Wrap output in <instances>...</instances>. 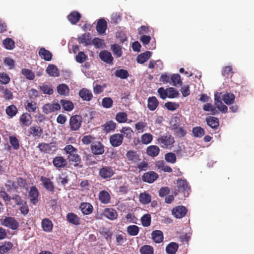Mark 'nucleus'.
<instances>
[{
	"label": "nucleus",
	"mask_w": 254,
	"mask_h": 254,
	"mask_svg": "<svg viewBox=\"0 0 254 254\" xmlns=\"http://www.w3.org/2000/svg\"><path fill=\"white\" fill-rule=\"evenodd\" d=\"M160 152L159 148L156 145H150L146 148V153L150 156L156 157Z\"/></svg>",
	"instance_id": "bb28decb"
},
{
	"label": "nucleus",
	"mask_w": 254,
	"mask_h": 254,
	"mask_svg": "<svg viewBox=\"0 0 254 254\" xmlns=\"http://www.w3.org/2000/svg\"><path fill=\"white\" fill-rule=\"evenodd\" d=\"M12 243L9 242L4 243L0 246V253L1 254H4L7 252L12 248Z\"/></svg>",
	"instance_id": "13d9d810"
},
{
	"label": "nucleus",
	"mask_w": 254,
	"mask_h": 254,
	"mask_svg": "<svg viewBox=\"0 0 254 254\" xmlns=\"http://www.w3.org/2000/svg\"><path fill=\"white\" fill-rule=\"evenodd\" d=\"M103 215L107 218L114 220L117 218L118 213L117 211L113 208H106L103 211Z\"/></svg>",
	"instance_id": "f3484780"
},
{
	"label": "nucleus",
	"mask_w": 254,
	"mask_h": 254,
	"mask_svg": "<svg viewBox=\"0 0 254 254\" xmlns=\"http://www.w3.org/2000/svg\"><path fill=\"white\" fill-rule=\"evenodd\" d=\"M115 75L116 76L120 77L122 79L127 78L129 74L127 70L125 69H117L115 71Z\"/></svg>",
	"instance_id": "680f3d73"
},
{
	"label": "nucleus",
	"mask_w": 254,
	"mask_h": 254,
	"mask_svg": "<svg viewBox=\"0 0 254 254\" xmlns=\"http://www.w3.org/2000/svg\"><path fill=\"white\" fill-rule=\"evenodd\" d=\"M104 129L106 132L114 130L116 127V124L115 122L112 121L106 122L103 126Z\"/></svg>",
	"instance_id": "09e8293b"
},
{
	"label": "nucleus",
	"mask_w": 254,
	"mask_h": 254,
	"mask_svg": "<svg viewBox=\"0 0 254 254\" xmlns=\"http://www.w3.org/2000/svg\"><path fill=\"white\" fill-rule=\"evenodd\" d=\"M147 102L148 108L151 111H154L159 105L157 98L154 96L148 98Z\"/></svg>",
	"instance_id": "2f4dec72"
},
{
	"label": "nucleus",
	"mask_w": 254,
	"mask_h": 254,
	"mask_svg": "<svg viewBox=\"0 0 254 254\" xmlns=\"http://www.w3.org/2000/svg\"><path fill=\"white\" fill-rule=\"evenodd\" d=\"M221 93H216L214 95V102L216 107L221 112L225 113L227 112V107L221 102Z\"/></svg>",
	"instance_id": "6e6552de"
},
{
	"label": "nucleus",
	"mask_w": 254,
	"mask_h": 254,
	"mask_svg": "<svg viewBox=\"0 0 254 254\" xmlns=\"http://www.w3.org/2000/svg\"><path fill=\"white\" fill-rule=\"evenodd\" d=\"M22 74L25 76V77L30 80H33L35 78V74L34 72L29 69L26 68H23L21 70Z\"/></svg>",
	"instance_id": "603ef678"
},
{
	"label": "nucleus",
	"mask_w": 254,
	"mask_h": 254,
	"mask_svg": "<svg viewBox=\"0 0 254 254\" xmlns=\"http://www.w3.org/2000/svg\"><path fill=\"white\" fill-rule=\"evenodd\" d=\"M123 136L119 133L114 134L110 136V142L114 147L120 146L123 142Z\"/></svg>",
	"instance_id": "9b49d317"
},
{
	"label": "nucleus",
	"mask_w": 254,
	"mask_h": 254,
	"mask_svg": "<svg viewBox=\"0 0 254 254\" xmlns=\"http://www.w3.org/2000/svg\"><path fill=\"white\" fill-rule=\"evenodd\" d=\"M179 119L177 117L173 118L171 122V126L173 129L175 130V133L180 137H183L186 134V131L184 129L183 127H177L176 124L172 125L173 122L177 123Z\"/></svg>",
	"instance_id": "9d476101"
},
{
	"label": "nucleus",
	"mask_w": 254,
	"mask_h": 254,
	"mask_svg": "<svg viewBox=\"0 0 254 254\" xmlns=\"http://www.w3.org/2000/svg\"><path fill=\"white\" fill-rule=\"evenodd\" d=\"M142 224L144 227L149 226L151 223V217L150 214H144L141 219Z\"/></svg>",
	"instance_id": "774afa93"
},
{
	"label": "nucleus",
	"mask_w": 254,
	"mask_h": 254,
	"mask_svg": "<svg viewBox=\"0 0 254 254\" xmlns=\"http://www.w3.org/2000/svg\"><path fill=\"white\" fill-rule=\"evenodd\" d=\"M2 224L12 230H16L19 226L18 222L13 217H6L2 221Z\"/></svg>",
	"instance_id": "39448f33"
},
{
	"label": "nucleus",
	"mask_w": 254,
	"mask_h": 254,
	"mask_svg": "<svg viewBox=\"0 0 254 254\" xmlns=\"http://www.w3.org/2000/svg\"><path fill=\"white\" fill-rule=\"evenodd\" d=\"M152 239L156 243H160L163 240V234L160 230L153 231L151 233Z\"/></svg>",
	"instance_id": "cd10ccee"
},
{
	"label": "nucleus",
	"mask_w": 254,
	"mask_h": 254,
	"mask_svg": "<svg viewBox=\"0 0 254 254\" xmlns=\"http://www.w3.org/2000/svg\"><path fill=\"white\" fill-rule=\"evenodd\" d=\"M25 108L26 110L30 113H35L37 108V104L34 102H29L27 101L26 102Z\"/></svg>",
	"instance_id": "49530a36"
},
{
	"label": "nucleus",
	"mask_w": 254,
	"mask_h": 254,
	"mask_svg": "<svg viewBox=\"0 0 254 254\" xmlns=\"http://www.w3.org/2000/svg\"><path fill=\"white\" fill-rule=\"evenodd\" d=\"M165 159L167 162L174 164L176 162V155L174 153L169 152L165 155Z\"/></svg>",
	"instance_id": "bf43d9fd"
},
{
	"label": "nucleus",
	"mask_w": 254,
	"mask_h": 254,
	"mask_svg": "<svg viewBox=\"0 0 254 254\" xmlns=\"http://www.w3.org/2000/svg\"><path fill=\"white\" fill-rule=\"evenodd\" d=\"M177 186L178 189V192H182L183 193L185 197L188 196L190 188L186 181L183 180H177Z\"/></svg>",
	"instance_id": "423d86ee"
},
{
	"label": "nucleus",
	"mask_w": 254,
	"mask_h": 254,
	"mask_svg": "<svg viewBox=\"0 0 254 254\" xmlns=\"http://www.w3.org/2000/svg\"><path fill=\"white\" fill-rule=\"evenodd\" d=\"M39 55L41 59L46 61H51L52 59V54L44 48H41L39 51Z\"/></svg>",
	"instance_id": "412c9836"
},
{
	"label": "nucleus",
	"mask_w": 254,
	"mask_h": 254,
	"mask_svg": "<svg viewBox=\"0 0 254 254\" xmlns=\"http://www.w3.org/2000/svg\"><path fill=\"white\" fill-rule=\"evenodd\" d=\"M127 231L129 235L131 236H135L138 235L139 228L135 225H129L127 227Z\"/></svg>",
	"instance_id": "4c0bfd02"
},
{
	"label": "nucleus",
	"mask_w": 254,
	"mask_h": 254,
	"mask_svg": "<svg viewBox=\"0 0 254 254\" xmlns=\"http://www.w3.org/2000/svg\"><path fill=\"white\" fill-rule=\"evenodd\" d=\"M221 98L225 104L230 105L234 102L235 95L231 93H226L221 96Z\"/></svg>",
	"instance_id": "a19ab883"
},
{
	"label": "nucleus",
	"mask_w": 254,
	"mask_h": 254,
	"mask_svg": "<svg viewBox=\"0 0 254 254\" xmlns=\"http://www.w3.org/2000/svg\"><path fill=\"white\" fill-rule=\"evenodd\" d=\"M127 119V115L125 112H119L116 116V120L120 123L126 122Z\"/></svg>",
	"instance_id": "4d7b16f0"
},
{
	"label": "nucleus",
	"mask_w": 254,
	"mask_h": 254,
	"mask_svg": "<svg viewBox=\"0 0 254 254\" xmlns=\"http://www.w3.org/2000/svg\"><path fill=\"white\" fill-rule=\"evenodd\" d=\"M6 113L10 117H14L17 113V109L14 105H10L6 109Z\"/></svg>",
	"instance_id": "6e6d98bb"
},
{
	"label": "nucleus",
	"mask_w": 254,
	"mask_h": 254,
	"mask_svg": "<svg viewBox=\"0 0 254 254\" xmlns=\"http://www.w3.org/2000/svg\"><path fill=\"white\" fill-rule=\"evenodd\" d=\"M157 141L158 144L163 148H171L175 143L174 137L169 133L160 135Z\"/></svg>",
	"instance_id": "f257e3e1"
},
{
	"label": "nucleus",
	"mask_w": 254,
	"mask_h": 254,
	"mask_svg": "<svg viewBox=\"0 0 254 254\" xmlns=\"http://www.w3.org/2000/svg\"><path fill=\"white\" fill-rule=\"evenodd\" d=\"M41 226L44 231L51 232L53 230V225L50 220L48 218H44L41 222Z\"/></svg>",
	"instance_id": "aec40b11"
},
{
	"label": "nucleus",
	"mask_w": 254,
	"mask_h": 254,
	"mask_svg": "<svg viewBox=\"0 0 254 254\" xmlns=\"http://www.w3.org/2000/svg\"><path fill=\"white\" fill-rule=\"evenodd\" d=\"M156 166L158 169H160L165 172L170 173L172 171L171 168L170 166L166 165L164 162L162 161L157 162Z\"/></svg>",
	"instance_id": "58836bf2"
},
{
	"label": "nucleus",
	"mask_w": 254,
	"mask_h": 254,
	"mask_svg": "<svg viewBox=\"0 0 254 254\" xmlns=\"http://www.w3.org/2000/svg\"><path fill=\"white\" fill-rule=\"evenodd\" d=\"M82 123V117L78 115L72 116L69 120V125L72 130L76 131L79 129Z\"/></svg>",
	"instance_id": "7ed1b4c3"
},
{
	"label": "nucleus",
	"mask_w": 254,
	"mask_h": 254,
	"mask_svg": "<svg viewBox=\"0 0 254 254\" xmlns=\"http://www.w3.org/2000/svg\"><path fill=\"white\" fill-rule=\"evenodd\" d=\"M99 173L102 179H107L112 177L115 172L113 167L104 166L100 169Z\"/></svg>",
	"instance_id": "0eeeda50"
},
{
	"label": "nucleus",
	"mask_w": 254,
	"mask_h": 254,
	"mask_svg": "<svg viewBox=\"0 0 254 254\" xmlns=\"http://www.w3.org/2000/svg\"><path fill=\"white\" fill-rule=\"evenodd\" d=\"M153 140V136L149 133H145L141 136V142L143 144H148L151 142Z\"/></svg>",
	"instance_id": "c03bdc74"
},
{
	"label": "nucleus",
	"mask_w": 254,
	"mask_h": 254,
	"mask_svg": "<svg viewBox=\"0 0 254 254\" xmlns=\"http://www.w3.org/2000/svg\"><path fill=\"white\" fill-rule=\"evenodd\" d=\"M99 198L100 201L104 204H108L110 200V195L106 190H102L99 193Z\"/></svg>",
	"instance_id": "7c9ffc66"
},
{
	"label": "nucleus",
	"mask_w": 254,
	"mask_h": 254,
	"mask_svg": "<svg viewBox=\"0 0 254 254\" xmlns=\"http://www.w3.org/2000/svg\"><path fill=\"white\" fill-rule=\"evenodd\" d=\"M40 181L42 182L45 188L49 191H53L54 189V185L52 182L49 178L45 177H41Z\"/></svg>",
	"instance_id": "72a5a7b5"
},
{
	"label": "nucleus",
	"mask_w": 254,
	"mask_h": 254,
	"mask_svg": "<svg viewBox=\"0 0 254 254\" xmlns=\"http://www.w3.org/2000/svg\"><path fill=\"white\" fill-rule=\"evenodd\" d=\"M61 109V105L57 102L47 103L42 107L43 112L46 114L59 111Z\"/></svg>",
	"instance_id": "20e7f679"
},
{
	"label": "nucleus",
	"mask_w": 254,
	"mask_h": 254,
	"mask_svg": "<svg viewBox=\"0 0 254 254\" xmlns=\"http://www.w3.org/2000/svg\"><path fill=\"white\" fill-rule=\"evenodd\" d=\"M64 150L69 154V159L74 162H77L80 160L79 156L77 154V150L71 145H66Z\"/></svg>",
	"instance_id": "f03ea898"
},
{
	"label": "nucleus",
	"mask_w": 254,
	"mask_h": 254,
	"mask_svg": "<svg viewBox=\"0 0 254 254\" xmlns=\"http://www.w3.org/2000/svg\"><path fill=\"white\" fill-rule=\"evenodd\" d=\"M47 74L50 76L58 77L59 76V71L56 65L53 64H49L46 69Z\"/></svg>",
	"instance_id": "a878e982"
},
{
	"label": "nucleus",
	"mask_w": 254,
	"mask_h": 254,
	"mask_svg": "<svg viewBox=\"0 0 254 254\" xmlns=\"http://www.w3.org/2000/svg\"><path fill=\"white\" fill-rule=\"evenodd\" d=\"M79 43L85 46L91 45V36L90 33H85L81 35L78 37Z\"/></svg>",
	"instance_id": "4be33fe9"
},
{
	"label": "nucleus",
	"mask_w": 254,
	"mask_h": 254,
	"mask_svg": "<svg viewBox=\"0 0 254 254\" xmlns=\"http://www.w3.org/2000/svg\"><path fill=\"white\" fill-rule=\"evenodd\" d=\"M107 27V23L106 21L103 18L99 19L97 22L96 30L100 34H104Z\"/></svg>",
	"instance_id": "5701e85b"
},
{
	"label": "nucleus",
	"mask_w": 254,
	"mask_h": 254,
	"mask_svg": "<svg viewBox=\"0 0 254 254\" xmlns=\"http://www.w3.org/2000/svg\"><path fill=\"white\" fill-rule=\"evenodd\" d=\"M60 103L64 110L66 111H71L73 108V104L72 102L66 100H61Z\"/></svg>",
	"instance_id": "37998d69"
},
{
	"label": "nucleus",
	"mask_w": 254,
	"mask_h": 254,
	"mask_svg": "<svg viewBox=\"0 0 254 254\" xmlns=\"http://www.w3.org/2000/svg\"><path fill=\"white\" fill-rule=\"evenodd\" d=\"M192 132L195 137H201L204 134V129L200 127H193Z\"/></svg>",
	"instance_id": "8fccbe9b"
},
{
	"label": "nucleus",
	"mask_w": 254,
	"mask_h": 254,
	"mask_svg": "<svg viewBox=\"0 0 254 254\" xmlns=\"http://www.w3.org/2000/svg\"><path fill=\"white\" fill-rule=\"evenodd\" d=\"M53 163L56 168H63L66 165L65 159L61 156L55 157L53 160Z\"/></svg>",
	"instance_id": "c756f323"
},
{
	"label": "nucleus",
	"mask_w": 254,
	"mask_h": 254,
	"mask_svg": "<svg viewBox=\"0 0 254 254\" xmlns=\"http://www.w3.org/2000/svg\"><path fill=\"white\" fill-rule=\"evenodd\" d=\"M147 127V124L145 122L140 121L137 122L135 125V129L137 131V133H142L145 130V128Z\"/></svg>",
	"instance_id": "a18cd8bd"
},
{
	"label": "nucleus",
	"mask_w": 254,
	"mask_h": 254,
	"mask_svg": "<svg viewBox=\"0 0 254 254\" xmlns=\"http://www.w3.org/2000/svg\"><path fill=\"white\" fill-rule=\"evenodd\" d=\"M69 91L68 86L64 84H60L57 87V91L60 95H67L69 93Z\"/></svg>",
	"instance_id": "79ce46f5"
},
{
	"label": "nucleus",
	"mask_w": 254,
	"mask_h": 254,
	"mask_svg": "<svg viewBox=\"0 0 254 254\" xmlns=\"http://www.w3.org/2000/svg\"><path fill=\"white\" fill-rule=\"evenodd\" d=\"M99 57L102 61L110 64L113 62V57L109 51L104 50L100 52Z\"/></svg>",
	"instance_id": "2eb2a0df"
},
{
	"label": "nucleus",
	"mask_w": 254,
	"mask_h": 254,
	"mask_svg": "<svg viewBox=\"0 0 254 254\" xmlns=\"http://www.w3.org/2000/svg\"><path fill=\"white\" fill-rule=\"evenodd\" d=\"M93 153L97 155L102 154L104 152V146L100 142L93 143L91 146Z\"/></svg>",
	"instance_id": "dca6fc26"
},
{
	"label": "nucleus",
	"mask_w": 254,
	"mask_h": 254,
	"mask_svg": "<svg viewBox=\"0 0 254 254\" xmlns=\"http://www.w3.org/2000/svg\"><path fill=\"white\" fill-rule=\"evenodd\" d=\"M93 44L97 48H103L104 46V41L98 38H95L91 41Z\"/></svg>",
	"instance_id": "0e129e2a"
},
{
	"label": "nucleus",
	"mask_w": 254,
	"mask_h": 254,
	"mask_svg": "<svg viewBox=\"0 0 254 254\" xmlns=\"http://www.w3.org/2000/svg\"><path fill=\"white\" fill-rule=\"evenodd\" d=\"M39 191L35 186H32L30 188L29 197L30 201L33 204H35L38 200Z\"/></svg>",
	"instance_id": "f8f14e48"
},
{
	"label": "nucleus",
	"mask_w": 254,
	"mask_h": 254,
	"mask_svg": "<svg viewBox=\"0 0 254 254\" xmlns=\"http://www.w3.org/2000/svg\"><path fill=\"white\" fill-rule=\"evenodd\" d=\"M31 117L30 115L27 113L23 114L20 118V121L22 124L25 126H28L31 124Z\"/></svg>",
	"instance_id": "e433bc0d"
},
{
	"label": "nucleus",
	"mask_w": 254,
	"mask_h": 254,
	"mask_svg": "<svg viewBox=\"0 0 254 254\" xmlns=\"http://www.w3.org/2000/svg\"><path fill=\"white\" fill-rule=\"evenodd\" d=\"M152 53L149 51H146L143 53L139 55L137 58V62L141 64L146 62L151 57Z\"/></svg>",
	"instance_id": "473e14b6"
},
{
	"label": "nucleus",
	"mask_w": 254,
	"mask_h": 254,
	"mask_svg": "<svg viewBox=\"0 0 254 254\" xmlns=\"http://www.w3.org/2000/svg\"><path fill=\"white\" fill-rule=\"evenodd\" d=\"M127 158L133 162H136L138 160V156L137 155L136 153L133 151H128L127 153Z\"/></svg>",
	"instance_id": "052dcab7"
},
{
	"label": "nucleus",
	"mask_w": 254,
	"mask_h": 254,
	"mask_svg": "<svg viewBox=\"0 0 254 254\" xmlns=\"http://www.w3.org/2000/svg\"><path fill=\"white\" fill-rule=\"evenodd\" d=\"M140 252L141 254H153V249L150 246L145 245L141 248Z\"/></svg>",
	"instance_id": "338daca9"
},
{
	"label": "nucleus",
	"mask_w": 254,
	"mask_h": 254,
	"mask_svg": "<svg viewBox=\"0 0 254 254\" xmlns=\"http://www.w3.org/2000/svg\"><path fill=\"white\" fill-rule=\"evenodd\" d=\"M67 221L74 225H79L80 224V218L73 213H68L66 215Z\"/></svg>",
	"instance_id": "a211bd4d"
},
{
	"label": "nucleus",
	"mask_w": 254,
	"mask_h": 254,
	"mask_svg": "<svg viewBox=\"0 0 254 254\" xmlns=\"http://www.w3.org/2000/svg\"><path fill=\"white\" fill-rule=\"evenodd\" d=\"M38 88L45 94L52 95L54 92L52 86L48 83H44L39 86Z\"/></svg>",
	"instance_id": "393cba45"
},
{
	"label": "nucleus",
	"mask_w": 254,
	"mask_h": 254,
	"mask_svg": "<svg viewBox=\"0 0 254 254\" xmlns=\"http://www.w3.org/2000/svg\"><path fill=\"white\" fill-rule=\"evenodd\" d=\"M171 80L172 82L173 85L175 86H177L178 85L181 86L182 84L181 77L179 74H174L172 75L171 77Z\"/></svg>",
	"instance_id": "864d4df0"
},
{
	"label": "nucleus",
	"mask_w": 254,
	"mask_h": 254,
	"mask_svg": "<svg viewBox=\"0 0 254 254\" xmlns=\"http://www.w3.org/2000/svg\"><path fill=\"white\" fill-rule=\"evenodd\" d=\"M79 96L82 100L90 101L93 98L91 91L86 88H82L79 91Z\"/></svg>",
	"instance_id": "4468645a"
},
{
	"label": "nucleus",
	"mask_w": 254,
	"mask_h": 254,
	"mask_svg": "<svg viewBox=\"0 0 254 254\" xmlns=\"http://www.w3.org/2000/svg\"><path fill=\"white\" fill-rule=\"evenodd\" d=\"M81 17L80 14L76 11L71 12L67 16V18L72 24H75L79 20Z\"/></svg>",
	"instance_id": "c85d7f7f"
},
{
	"label": "nucleus",
	"mask_w": 254,
	"mask_h": 254,
	"mask_svg": "<svg viewBox=\"0 0 254 254\" xmlns=\"http://www.w3.org/2000/svg\"><path fill=\"white\" fill-rule=\"evenodd\" d=\"M207 125L213 128H216L219 126L218 119L214 117H209L206 119Z\"/></svg>",
	"instance_id": "ea45409f"
},
{
	"label": "nucleus",
	"mask_w": 254,
	"mask_h": 254,
	"mask_svg": "<svg viewBox=\"0 0 254 254\" xmlns=\"http://www.w3.org/2000/svg\"><path fill=\"white\" fill-rule=\"evenodd\" d=\"M139 198L140 202L143 204H148L151 200V195L145 191L140 193Z\"/></svg>",
	"instance_id": "f704fd0d"
},
{
	"label": "nucleus",
	"mask_w": 254,
	"mask_h": 254,
	"mask_svg": "<svg viewBox=\"0 0 254 254\" xmlns=\"http://www.w3.org/2000/svg\"><path fill=\"white\" fill-rule=\"evenodd\" d=\"M28 135H32L33 137H40L43 133L42 129L39 126H33L28 129Z\"/></svg>",
	"instance_id": "6ab92c4d"
},
{
	"label": "nucleus",
	"mask_w": 254,
	"mask_h": 254,
	"mask_svg": "<svg viewBox=\"0 0 254 254\" xmlns=\"http://www.w3.org/2000/svg\"><path fill=\"white\" fill-rule=\"evenodd\" d=\"M80 209L84 215L91 214L93 211V206L89 203L82 202L80 204Z\"/></svg>",
	"instance_id": "b1692460"
},
{
	"label": "nucleus",
	"mask_w": 254,
	"mask_h": 254,
	"mask_svg": "<svg viewBox=\"0 0 254 254\" xmlns=\"http://www.w3.org/2000/svg\"><path fill=\"white\" fill-rule=\"evenodd\" d=\"M167 93L168 94L167 97L169 98H177L179 95V92L173 87L167 88Z\"/></svg>",
	"instance_id": "5fc2aeb1"
},
{
	"label": "nucleus",
	"mask_w": 254,
	"mask_h": 254,
	"mask_svg": "<svg viewBox=\"0 0 254 254\" xmlns=\"http://www.w3.org/2000/svg\"><path fill=\"white\" fill-rule=\"evenodd\" d=\"M187 213V209L183 206H178L172 210V214L177 218H181L185 216Z\"/></svg>",
	"instance_id": "ddd939ff"
},
{
	"label": "nucleus",
	"mask_w": 254,
	"mask_h": 254,
	"mask_svg": "<svg viewBox=\"0 0 254 254\" xmlns=\"http://www.w3.org/2000/svg\"><path fill=\"white\" fill-rule=\"evenodd\" d=\"M178 249V244L175 242H171L167 246L166 252L168 254H175Z\"/></svg>",
	"instance_id": "c9c22d12"
},
{
	"label": "nucleus",
	"mask_w": 254,
	"mask_h": 254,
	"mask_svg": "<svg viewBox=\"0 0 254 254\" xmlns=\"http://www.w3.org/2000/svg\"><path fill=\"white\" fill-rule=\"evenodd\" d=\"M114 55L117 58L120 57L122 55V48L118 44H113L111 48Z\"/></svg>",
	"instance_id": "3c124183"
},
{
	"label": "nucleus",
	"mask_w": 254,
	"mask_h": 254,
	"mask_svg": "<svg viewBox=\"0 0 254 254\" xmlns=\"http://www.w3.org/2000/svg\"><path fill=\"white\" fill-rule=\"evenodd\" d=\"M158 178V175L153 171H149L144 174L142 177V180L148 183H153Z\"/></svg>",
	"instance_id": "1a4fd4ad"
},
{
	"label": "nucleus",
	"mask_w": 254,
	"mask_h": 254,
	"mask_svg": "<svg viewBox=\"0 0 254 254\" xmlns=\"http://www.w3.org/2000/svg\"><path fill=\"white\" fill-rule=\"evenodd\" d=\"M1 90L3 97L6 100H10L13 99L12 93L9 89L2 87Z\"/></svg>",
	"instance_id": "e2e57ef3"
},
{
	"label": "nucleus",
	"mask_w": 254,
	"mask_h": 254,
	"mask_svg": "<svg viewBox=\"0 0 254 254\" xmlns=\"http://www.w3.org/2000/svg\"><path fill=\"white\" fill-rule=\"evenodd\" d=\"M165 107L168 110L174 111L179 107V104L176 102H168L165 104Z\"/></svg>",
	"instance_id": "69168bd1"
},
{
	"label": "nucleus",
	"mask_w": 254,
	"mask_h": 254,
	"mask_svg": "<svg viewBox=\"0 0 254 254\" xmlns=\"http://www.w3.org/2000/svg\"><path fill=\"white\" fill-rule=\"evenodd\" d=\"M5 48L7 50H12L14 47L15 43L13 40L10 38H7L2 42Z\"/></svg>",
	"instance_id": "de8ad7c7"
}]
</instances>
